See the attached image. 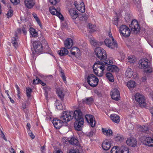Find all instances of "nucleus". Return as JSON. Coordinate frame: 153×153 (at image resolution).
<instances>
[{
    "label": "nucleus",
    "instance_id": "35",
    "mask_svg": "<svg viewBox=\"0 0 153 153\" xmlns=\"http://www.w3.org/2000/svg\"><path fill=\"white\" fill-rule=\"evenodd\" d=\"M128 62L130 63H134L136 61V59L134 56H130L128 58Z\"/></svg>",
    "mask_w": 153,
    "mask_h": 153
},
{
    "label": "nucleus",
    "instance_id": "40",
    "mask_svg": "<svg viewBox=\"0 0 153 153\" xmlns=\"http://www.w3.org/2000/svg\"><path fill=\"white\" fill-rule=\"evenodd\" d=\"M32 92V89L30 88H27L26 89V93L27 96L28 97H30L31 96L30 94Z\"/></svg>",
    "mask_w": 153,
    "mask_h": 153
},
{
    "label": "nucleus",
    "instance_id": "42",
    "mask_svg": "<svg viewBox=\"0 0 153 153\" xmlns=\"http://www.w3.org/2000/svg\"><path fill=\"white\" fill-rule=\"evenodd\" d=\"M131 18V16L129 14L126 13V14L125 17V20L127 22H128L130 20V19Z\"/></svg>",
    "mask_w": 153,
    "mask_h": 153
},
{
    "label": "nucleus",
    "instance_id": "61",
    "mask_svg": "<svg viewBox=\"0 0 153 153\" xmlns=\"http://www.w3.org/2000/svg\"><path fill=\"white\" fill-rule=\"evenodd\" d=\"M16 88L17 91L18 92V93L19 94V93L20 92L19 87L17 85H16Z\"/></svg>",
    "mask_w": 153,
    "mask_h": 153
},
{
    "label": "nucleus",
    "instance_id": "63",
    "mask_svg": "<svg viewBox=\"0 0 153 153\" xmlns=\"http://www.w3.org/2000/svg\"><path fill=\"white\" fill-rule=\"evenodd\" d=\"M8 97L10 99V100L12 103H14V101L12 99H11L10 97Z\"/></svg>",
    "mask_w": 153,
    "mask_h": 153
},
{
    "label": "nucleus",
    "instance_id": "59",
    "mask_svg": "<svg viewBox=\"0 0 153 153\" xmlns=\"http://www.w3.org/2000/svg\"><path fill=\"white\" fill-rule=\"evenodd\" d=\"M108 35L109 36V37L110 38H111V40H112V39L114 38L112 36V34L111 33V32H109L108 33Z\"/></svg>",
    "mask_w": 153,
    "mask_h": 153
},
{
    "label": "nucleus",
    "instance_id": "44",
    "mask_svg": "<svg viewBox=\"0 0 153 153\" xmlns=\"http://www.w3.org/2000/svg\"><path fill=\"white\" fill-rule=\"evenodd\" d=\"M68 153H80V152L79 149H74L70 150Z\"/></svg>",
    "mask_w": 153,
    "mask_h": 153
},
{
    "label": "nucleus",
    "instance_id": "31",
    "mask_svg": "<svg viewBox=\"0 0 153 153\" xmlns=\"http://www.w3.org/2000/svg\"><path fill=\"white\" fill-rule=\"evenodd\" d=\"M102 130L103 133L106 136H110L113 133L111 129L107 130L105 128H102Z\"/></svg>",
    "mask_w": 153,
    "mask_h": 153
},
{
    "label": "nucleus",
    "instance_id": "12",
    "mask_svg": "<svg viewBox=\"0 0 153 153\" xmlns=\"http://www.w3.org/2000/svg\"><path fill=\"white\" fill-rule=\"evenodd\" d=\"M111 95L112 98L115 100H118L120 97L119 91L117 89H112L111 92Z\"/></svg>",
    "mask_w": 153,
    "mask_h": 153
},
{
    "label": "nucleus",
    "instance_id": "25",
    "mask_svg": "<svg viewBox=\"0 0 153 153\" xmlns=\"http://www.w3.org/2000/svg\"><path fill=\"white\" fill-rule=\"evenodd\" d=\"M94 100L92 97H86L82 100V102L88 105H90L93 102Z\"/></svg>",
    "mask_w": 153,
    "mask_h": 153
},
{
    "label": "nucleus",
    "instance_id": "46",
    "mask_svg": "<svg viewBox=\"0 0 153 153\" xmlns=\"http://www.w3.org/2000/svg\"><path fill=\"white\" fill-rule=\"evenodd\" d=\"M13 15V11L11 10H10L8 11L7 13V14L8 18L11 17Z\"/></svg>",
    "mask_w": 153,
    "mask_h": 153
},
{
    "label": "nucleus",
    "instance_id": "21",
    "mask_svg": "<svg viewBox=\"0 0 153 153\" xmlns=\"http://www.w3.org/2000/svg\"><path fill=\"white\" fill-rule=\"evenodd\" d=\"M75 6L77 10L81 12L82 13H83L85 11V7L84 3L82 2L80 4H75Z\"/></svg>",
    "mask_w": 153,
    "mask_h": 153
},
{
    "label": "nucleus",
    "instance_id": "58",
    "mask_svg": "<svg viewBox=\"0 0 153 153\" xmlns=\"http://www.w3.org/2000/svg\"><path fill=\"white\" fill-rule=\"evenodd\" d=\"M27 126L28 128H27V129L28 130V131H29V130H30V124L29 123H27Z\"/></svg>",
    "mask_w": 153,
    "mask_h": 153
},
{
    "label": "nucleus",
    "instance_id": "51",
    "mask_svg": "<svg viewBox=\"0 0 153 153\" xmlns=\"http://www.w3.org/2000/svg\"><path fill=\"white\" fill-rule=\"evenodd\" d=\"M50 2L53 5H55L58 2L55 0H49Z\"/></svg>",
    "mask_w": 153,
    "mask_h": 153
},
{
    "label": "nucleus",
    "instance_id": "41",
    "mask_svg": "<svg viewBox=\"0 0 153 153\" xmlns=\"http://www.w3.org/2000/svg\"><path fill=\"white\" fill-rule=\"evenodd\" d=\"M111 153H120L119 150L116 146L113 147L111 151Z\"/></svg>",
    "mask_w": 153,
    "mask_h": 153
},
{
    "label": "nucleus",
    "instance_id": "18",
    "mask_svg": "<svg viewBox=\"0 0 153 153\" xmlns=\"http://www.w3.org/2000/svg\"><path fill=\"white\" fill-rule=\"evenodd\" d=\"M56 93L58 97L62 100L65 94L64 91L62 89L58 88L56 90Z\"/></svg>",
    "mask_w": 153,
    "mask_h": 153
},
{
    "label": "nucleus",
    "instance_id": "3",
    "mask_svg": "<svg viewBox=\"0 0 153 153\" xmlns=\"http://www.w3.org/2000/svg\"><path fill=\"white\" fill-rule=\"evenodd\" d=\"M95 53L97 57L101 61L107 60L106 52L101 47H97L95 49Z\"/></svg>",
    "mask_w": 153,
    "mask_h": 153
},
{
    "label": "nucleus",
    "instance_id": "38",
    "mask_svg": "<svg viewBox=\"0 0 153 153\" xmlns=\"http://www.w3.org/2000/svg\"><path fill=\"white\" fill-rule=\"evenodd\" d=\"M114 138L117 141H122L123 139V136L120 134H117L114 137Z\"/></svg>",
    "mask_w": 153,
    "mask_h": 153
},
{
    "label": "nucleus",
    "instance_id": "16",
    "mask_svg": "<svg viewBox=\"0 0 153 153\" xmlns=\"http://www.w3.org/2000/svg\"><path fill=\"white\" fill-rule=\"evenodd\" d=\"M24 3L25 6L29 9L32 8L35 4L34 0H25Z\"/></svg>",
    "mask_w": 153,
    "mask_h": 153
},
{
    "label": "nucleus",
    "instance_id": "24",
    "mask_svg": "<svg viewBox=\"0 0 153 153\" xmlns=\"http://www.w3.org/2000/svg\"><path fill=\"white\" fill-rule=\"evenodd\" d=\"M102 147L103 149L105 150H107L110 148V144L108 142L107 140H106L103 142L102 144Z\"/></svg>",
    "mask_w": 153,
    "mask_h": 153
},
{
    "label": "nucleus",
    "instance_id": "45",
    "mask_svg": "<svg viewBox=\"0 0 153 153\" xmlns=\"http://www.w3.org/2000/svg\"><path fill=\"white\" fill-rule=\"evenodd\" d=\"M22 30L24 34H26L27 31V29L26 25L25 26L24 25L22 26Z\"/></svg>",
    "mask_w": 153,
    "mask_h": 153
},
{
    "label": "nucleus",
    "instance_id": "34",
    "mask_svg": "<svg viewBox=\"0 0 153 153\" xmlns=\"http://www.w3.org/2000/svg\"><path fill=\"white\" fill-rule=\"evenodd\" d=\"M29 30L30 33L33 37H36L38 36L37 32L33 28L30 27Z\"/></svg>",
    "mask_w": 153,
    "mask_h": 153
},
{
    "label": "nucleus",
    "instance_id": "26",
    "mask_svg": "<svg viewBox=\"0 0 153 153\" xmlns=\"http://www.w3.org/2000/svg\"><path fill=\"white\" fill-rule=\"evenodd\" d=\"M68 10L71 17L73 19H75L78 17L77 12L74 9H71Z\"/></svg>",
    "mask_w": 153,
    "mask_h": 153
},
{
    "label": "nucleus",
    "instance_id": "13",
    "mask_svg": "<svg viewBox=\"0 0 153 153\" xmlns=\"http://www.w3.org/2000/svg\"><path fill=\"white\" fill-rule=\"evenodd\" d=\"M85 118L87 122L90 124L92 127H94L95 122L94 120V117L93 115L90 114H87L85 116Z\"/></svg>",
    "mask_w": 153,
    "mask_h": 153
},
{
    "label": "nucleus",
    "instance_id": "17",
    "mask_svg": "<svg viewBox=\"0 0 153 153\" xmlns=\"http://www.w3.org/2000/svg\"><path fill=\"white\" fill-rule=\"evenodd\" d=\"M65 47L68 48H71L73 45L72 40L70 38L67 39L64 42Z\"/></svg>",
    "mask_w": 153,
    "mask_h": 153
},
{
    "label": "nucleus",
    "instance_id": "4",
    "mask_svg": "<svg viewBox=\"0 0 153 153\" xmlns=\"http://www.w3.org/2000/svg\"><path fill=\"white\" fill-rule=\"evenodd\" d=\"M135 101L140 105L141 107H145L146 105V100L144 96L142 94L137 93L134 95Z\"/></svg>",
    "mask_w": 153,
    "mask_h": 153
},
{
    "label": "nucleus",
    "instance_id": "19",
    "mask_svg": "<svg viewBox=\"0 0 153 153\" xmlns=\"http://www.w3.org/2000/svg\"><path fill=\"white\" fill-rule=\"evenodd\" d=\"M71 52L72 54L75 55L76 57H78L80 55V51L76 47L73 48L71 51Z\"/></svg>",
    "mask_w": 153,
    "mask_h": 153
},
{
    "label": "nucleus",
    "instance_id": "33",
    "mask_svg": "<svg viewBox=\"0 0 153 153\" xmlns=\"http://www.w3.org/2000/svg\"><path fill=\"white\" fill-rule=\"evenodd\" d=\"M120 150L121 153H129V150L128 148L124 146H122Z\"/></svg>",
    "mask_w": 153,
    "mask_h": 153
},
{
    "label": "nucleus",
    "instance_id": "60",
    "mask_svg": "<svg viewBox=\"0 0 153 153\" xmlns=\"http://www.w3.org/2000/svg\"><path fill=\"white\" fill-rule=\"evenodd\" d=\"M53 153H63V152L60 150H58L54 151Z\"/></svg>",
    "mask_w": 153,
    "mask_h": 153
},
{
    "label": "nucleus",
    "instance_id": "57",
    "mask_svg": "<svg viewBox=\"0 0 153 153\" xmlns=\"http://www.w3.org/2000/svg\"><path fill=\"white\" fill-rule=\"evenodd\" d=\"M21 32V30L20 28H18V29L17 30V32L15 34V35L16 34L17 36V33H20Z\"/></svg>",
    "mask_w": 153,
    "mask_h": 153
},
{
    "label": "nucleus",
    "instance_id": "36",
    "mask_svg": "<svg viewBox=\"0 0 153 153\" xmlns=\"http://www.w3.org/2000/svg\"><path fill=\"white\" fill-rule=\"evenodd\" d=\"M138 128L139 130L142 132H146L149 131L148 128L144 126H140L138 127Z\"/></svg>",
    "mask_w": 153,
    "mask_h": 153
},
{
    "label": "nucleus",
    "instance_id": "8",
    "mask_svg": "<svg viewBox=\"0 0 153 153\" xmlns=\"http://www.w3.org/2000/svg\"><path fill=\"white\" fill-rule=\"evenodd\" d=\"M33 46L34 51L32 50V51L33 54H35V53H38L42 51L43 46L40 42L36 41L33 42Z\"/></svg>",
    "mask_w": 153,
    "mask_h": 153
},
{
    "label": "nucleus",
    "instance_id": "43",
    "mask_svg": "<svg viewBox=\"0 0 153 153\" xmlns=\"http://www.w3.org/2000/svg\"><path fill=\"white\" fill-rule=\"evenodd\" d=\"M58 102V101L57 100L55 103V104L57 109L58 110H61L63 109V107L61 103H59V104L57 105V102Z\"/></svg>",
    "mask_w": 153,
    "mask_h": 153
},
{
    "label": "nucleus",
    "instance_id": "47",
    "mask_svg": "<svg viewBox=\"0 0 153 153\" xmlns=\"http://www.w3.org/2000/svg\"><path fill=\"white\" fill-rule=\"evenodd\" d=\"M43 89L45 91V96L46 97H47L48 94V90H49L50 89V88L49 87H45Z\"/></svg>",
    "mask_w": 153,
    "mask_h": 153
},
{
    "label": "nucleus",
    "instance_id": "64",
    "mask_svg": "<svg viewBox=\"0 0 153 153\" xmlns=\"http://www.w3.org/2000/svg\"><path fill=\"white\" fill-rule=\"evenodd\" d=\"M37 81V80H36V79H34L33 81V84H36V83Z\"/></svg>",
    "mask_w": 153,
    "mask_h": 153
},
{
    "label": "nucleus",
    "instance_id": "15",
    "mask_svg": "<svg viewBox=\"0 0 153 153\" xmlns=\"http://www.w3.org/2000/svg\"><path fill=\"white\" fill-rule=\"evenodd\" d=\"M126 143L129 146L134 147L137 145V141L136 139L132 138L128 139L126 141Z\"/></svg>",
    "mask_w": 153,
    "mask_h": 153
},
{
    "label": "nucleus",
    "instance_id": "52",
    "mask_svg": "<svg viewBox=\"0 0 153 153\" xmlns=\"http://www.w3.org/2000/svg\"><path fill=\"white\" fill-rule=\"evenodd\" d=\"M88 26L89 28L91 29H93L95 27V26L94 25H93L91 24H89Z\"/></svg>",
    "mask_w": 153,
    "mask_h": 153
},
{
    "label": "nucleus",
    "instance_id": "32",
    "mask_svg": "<svg viewBox=\"0 0 153 153\" xmlns=\"http://www.w3.org/2000/svg\"><path fill=\"white\" fill-rule=\"evenodd\" d=\"M107 69L108 71L112 72L117 71V68L115 65H111L108 66Z\"/></svg>",
    "mask_w": 153,
    "mask_h": 153
},
{
    "label": "nucleus",
    "instance_id": "11",
    "mask_svg": "<svg viewBox=\"0 0 153 153\" xmlns=\"http://www.w3.org/2000/svg\"><path fill=\"white\" fill-rule=\"evenodd\" d=\"M132 31L134 32H136V33L139 31L140 30V27L138 22L135 20H133L129 25Z\"/></svg>",
    "mask_w": 153,
    "mask_h": 153
},
{
    "label": "nucleus",
    "instance_id": "53",
    "mask_svg": "<svg viewBox=\"0 0 153 153\" xmlns=\"http://www.w3.org/2000/svg\"><path fill=\"white\" fill-rule=\"evenodd\" d=\"M61 76L63 79V80L65 82H66V77H65V76L64 75V74L63 73H62V75Z\"/></svg>",
    "mask_w": 153,
    "mask_h": 153
},
{
    "label": "nucleus",
    "instance_id": "39",
    "mask_svg": "<svg viewBox=\"0 0 153 153\" xmlns=\"http://www.w3.org/2000/svg\"><path fill=\"white\" fill-rule=\"evenodd\" d=\"M106 76L109 80L111 82H113L114 81V78L112 74L110 73H107L106 74Z\"/></svg>",
    "mask_w": 153,
    "mask_h": 153
},
{
    "label": "nucleus",
    "instance_id": "10",
    "mask_svg": "<svg viewBox=\"0 0 153 153\" xmlns=\"http://www.w3.org/2000/svg\"><path fill=\"white\" fill-rule=\"evenodd\" d=\"M60 9L59 7H58L56 9L54 7H52L49 8V11L52 14L56 16L60 19L63 20L64 18L63 16L60 12Z\"/></svg>",
    "mask_w": 153,
    "mask_h": 153
},
{
    "label": "nucleus",
    "instance_id": "6",
    "mask_svg": "<svg viewBox=\"0 0 153 153\" xmlns=\"http://www.w3.org/2000/svg\"><path fill=\"white\" fill-rule=\"evenodd\" d=\"M148 60L147 59L143 58L140 59L139 62V68L141 69H147L146 71L147 72L151 73L152 70L149 68L148 64Z\"/></svg>",
    "mask_w": 153,
    "mask_h": 153
},
{
    "label": "nucleus",
    "instance_id": "9",
    "mask_svg": "<svg viewBox=\"0 0 153 153\" xmlns=\"http://www.w3.org/2000/svg\"><path fill=\"white\" fill-rule=\"evenodd\" d=\"M120 32L122 35L125 37H128L130 34L131 31L129 28L125 25L120 27Z\"/></svg>",
    "mask_w": 153,
    "mask_h": 153
},
{
    "label": "nucleus",
    "instance_id": "20",
    "mask_svg": "<svg viewBox=\"0 0 153 153\" xmlns=\"http://www.w3.org/2000/svg\"><path fill=\"white\" fill-rule=\"evenodd\" d=\"M110 117L111 120L116 123H119L120 121L119 116L116 114H111Z\"/></svg>",
    "mask_w": 153,
    "mask_h": 153
},
{
    "label": "nucleus",
    "instance_id": "22",
    "mask_svg": "<svg viewBox=\"0 0 153 153\" xmlns=\"http://www.w3.org/2000/svg\"><path fill=\"white\" fill-rule=\"evenodd\" d=\"M90 37V42L91 45L97 47V46H100L103 44V42H97L94 38H92L91 37Z\"/></svg>",
    "mask_w": 153,
    "mask_h": 153
},
{
    "label": "nucleus",
    "instance_id": "37",
    "mask_svg": "<svg viewBox=\"0 0 153 153\" xmlns=\"http://www.w3.org/2000/svg\"><path fill=\"white\" fill-rule=\"evenodd\" d=\"M32 15L33 16V17H34V18L35 19L36 21H37L38 24H39V25L40 26V27L42 28V25L41 24V22L39 20V19L38 18L37 16V15L35 13H32Z\"/></svg>",
    "mask_w": 153,
    "mask_h": 153
},
{
    "label": "nucleus",
    "instance_id": "29",
    "mask_svg": "<svg viewBox=\"0 0 153 153\" xmlns=\"http://www.w3.org/2000/svg\"><path fill=\"white\" fill-rule=\"evenodd\" d=\"M59 54L60 56H64L68 53V50L65 48H62L58 51Z\"/></svg>",
    "mask_w": 153,
    "mask_h": 153
},
{
    "label": "nucleus",
    "instance_id": "50",
    "mask_svg": "<svg viewBox=\"0 0 153 153\" xmlns=\"http://www.w3.org/2000/svg\"><path fill=\"white\" fill-rule=\"evenodd\" d=\"M28 133L30 134V136L32 138V139H33L35 138V136L30 131V130H29L28 131Z\"/></svg>",
    "mask_w": 153,
    "mask_h": 153
},
{
    "label": "nucleus",
    "instance_id": "14",
    "mask_svg": "<svg viewBox=\"0 0 153 153\" xmlns=\"http://www.w3.org/2000/svg\"><path fill=\"white\" fill-rule=\"evenodd\" d=\"M143 143L149 146H153V139L150 137H146L143 140Z\"/></svg>",
    "mask_w": 153,
    "mask_h": 153
},
{
    "label": "nucleus",
    "instance_id": "27",
    "mask_svg": "<svg viewBox=\"0 0 153 153\" xmlns=\"http://www.w3.org/2000/svg\"><path fill=\"white\" fill-rule=\"evenodd\" d=\"M127 86L130 90H132L136 86V84L134 81L130 80L127 82Z\"/></svg>",
    "mask_w": 153,
    "mask_h": 153
},
{
    "label": "nucleus",
    "instance_id": "55",
    "mask_svg": "<svg viewBox=\"0 0 153 153\" xmlns=\"http://www.w3.org/2000/svg\"><path fill=\"white\" fill-rule=\"evenodd\" d=\"M27 102V101H26V102L24 103H23L22 105V107L24 109H25L26 108V103Z\"/></svg>",
    "mask_w": 153,
    "mask_h": 153
},
{
    "label": "nucleus",
    "instance_id": "2",
    "mask_svg": "<svg viewBox=\"0 0 153 153\" xmlns=\"http://www.w3.org/2000/svg\"><path fill=\"white\" fill-rule=\"evenodd\" d=\"M112 61L108 59V60L101 61V62L97 63H95L93 67L94 72L97 76H102L105 68V65H108L112 64Z\"/></svg>",
    "mask_w": 153,
    "mask_h": 153
},
{
    "label": "nucleus",
    "instance_id": "62",
    "mask_svg": "<svg viewBox=\"0 0 153 153\" xmlns=\"http://www.w3.org/2000/svg\"><path fill=\"white\" fill-rule=\"evenodd\" d=\"M1 133L3 134V139L5 140V141H7V139H6V137H5V136L3 133V132L2 131H1Z\"/></svg>",
    "mask_w": 153,
    "mask_h": 153
},
{
    "label": "nucleus",
    "instance_id": "49",
    "mask_svg": "<svg viewBox=\"0 0 153 153\" xmlns=\"http://www.w3.org/2000/svg\"><path fill=\"white\" fill-rule=\"evenodd\" d=\"M10 1L14 5H16L19 2V0H10Z\"/></svg>",
    "mask_w": 153,
    "mask_h": 153
},
{
    "label": "nucleus",
    "instance_id": "48",
    "mask_svg": "<svg viewBox=\"0 0 153 153\" xmlns=\"http://www.w3.org/2000/svg\"><path fill=\"white\" fill-rule=\"evenodd\" d=\"M118 18L117 17H116L114 19L113 23L114 25H116L117 26L118 24Z\"/></svg>",
    "mask_w": 153,
    "mask_h": 153
},
{
    "label": "nucleus",
    "instance_id": "30",
    "mask_svg": "<svg viewBox=\"0 0 153 153\" xmlns=\"http://www.w3.org/2000/svg\"><path fill=\"white\" fill-rule=\"evenodd\" d=\"M133 72L132 69L129 68L127 69L125 74L126 76L130 78L133 75Z\"/></svg>",
    "mask_w": 153,
    "mask_h": 153
},
{
    "label": "nucleus",
    "instance_id": "56",
    "mask_svg": "<svg viewBox=\"0 0 153 153\" xmlns=\"http://www.w3.org/2000/svg\"><path fill=\"white\" fill-rule=\"evenodd\" d=\"M9 150L10 152L11 153H16L14 149L12 147L10 148Z\"/></svg>",
    "mask_w": 153,
    "mask_h": 153
},
{
    "label": "nucleus",
    "instance_id": "7",
    "mask_svg": "<svg viewBox=\"0 0 153 153\" xmlns=\"http://www.w3.org/2000/svg\"><path fill=\"white\" fill-rule=\"evenodd\" d=\"M104 44L108 48L112 49H115L117 47V44L114 38L112 40L106 39L104 41Z\"/></svg>",
    "mask_w": 153,
    "mask_h": 153
},
{
    "label": "nucleus",
    "instance_id": "23",
    "mask_svg": "<svg viewBox=\"0 0 153 153\" xmlns=\"http://www.w3.org/2000/svg\"><path fill=\"white\" fill-rule=\"evenodd\" d=\"M69 143L71 144L79 146V143L76 137H73L68 140Z\"/></svg>",
    "mask_w": 153,
    "mask_h": 153
},
{
    "label": "nucleus",
    "instance_id": "54",
    "mask_svg": "<svg viewBox=\"0 0 153 153\" xmlns=\"http://www.w3.org/2000/svg\"><path fill=\"white\" fill-rule=\"evenodd\" d=\"M36 80H37V81L36 83V84H38V83H41L42 81L40 79L36 77Z\"/></svg>",
    "mask_w": 153,
    "mask_h": 153
},
{
    "label": "nucleus",
    "instance_id": "1",
    "mask_svg": "<svg viewBox=\"0 0 153 153\" xmlns=\"http://www.w3.org/2000/svg\"><path fill=\"white\" fill-rule=\"evenodd\" d=\"M74 117L76 120L74 123L75 128L76 130L80 131L83 126L84 120L82 113L79 109L74 112L68 111L63 112L60 117V120L55 118L53 120L52 123L56 129H59L62 126L63 122H68Z\"/></svg>",
    "mask_w": 153,
    "mask_h": 153
},
{
    "label": "nucleus",
    "instance_id": "5",
    "mask_svg": "<svg viewBox=\"0 0 153 153\" xmlns=\"http://www.w3.org/2000/svg\"><path fill=\"white\" fill-rule=\"evenodd\" d=\"M86 81L90 86L94 87L97 85L99 80L93 74H90L87 76Z\"/></svg>",
    "mask_w": 153,
    "mask_h": 153
},
{
    "label": "nucleus",
    "instance_id": "28",
    "mask_svg": "<svg viewBox=\"0 0 153 153\" xmlns=\"http://www.w3.org/2000/svg\"><path fill=\"white\" fill-rule=\"evenodd\" d=\"M18 39L16 34L15 35V37L12 38V43L14 47L15 48H17L18 46Z\"/></svg>",
    "mask_w": 153,
    "mask_h": 153
}]
</instances>
